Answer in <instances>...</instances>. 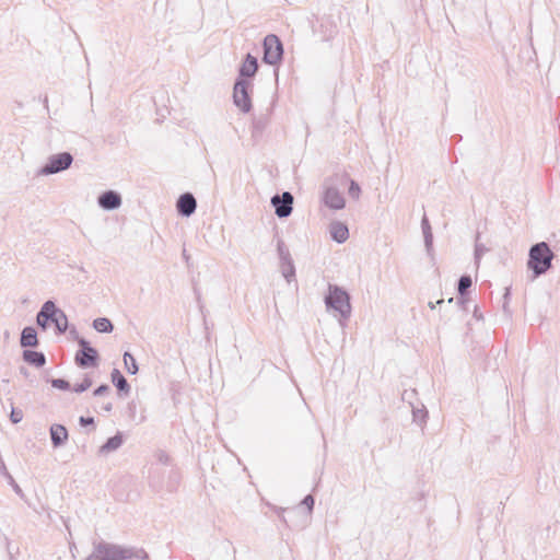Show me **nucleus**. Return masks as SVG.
<instances>
[{"label": "nucleus", "instance_id": "obj_37", "mask_svg": "<svg viewBox=\"0 0 560 560\" xmlns=\"http://www.w3.org/2000/svg\"><path fill=\"white\" fill-rule=\"evenodd\" d=\"M109 390H110L109 385H107V384H101L100 386H97V387L94 389L93 395H94V396H103V395L107 394Z\"/></svg>", "mask_w": 560, "mask_h": 560}, {"label": "nucleus", "instance_id": "obj_11", "mask_svg": "<svg viewBox=\"0 0 560 560\" xmlns=\"http://www.w3.org/2000/svg\"><path fill=\"white\" fill-rule=\"evenodd\" d=\"M197 200L191 192L182 194L176 202V210L179 215L189 218L196 212Z\"/></svg>", "mask_w": 560, "mask_h": 560}, {"label": "nucleus", "instance_id": "obj_43", "mask_svg": "<svg viewBox=\"0 0 560 560\" xmlns=\"http://www.w3.org/2000/svg\"><path fill=\"white\" fill-rule=\"evenodd\" d=\"M444 302H445V300H444V299H440V300H438L435 303H433V302H429V307H430L431 310H433V308H435V306H436V305H441V304H443Z\"/></svg>", "mask_w": 560, "mask_h": 560}, {"label": "nucleus", "instance_id": "obj_23", "mask_svg": "<svg viewBox=\"0 0 560 560\" xmlns=\"http://www.w3.org/2000/svg\"><path fill=\"white\" fill-rule=\"evenodd\" d=\"M0 475H2L8 483L12 487L13 491L20 495L21 498L24 497V493L21 489V487L15 482L14 478L12 477V475L8 471L7 469V466L4 464V460L2 459V457H0Z\"/></svg>", "mask_w": 560, "mask_h": 560}, {"label": "nucleus", "instance_id": "obj_27", "mask_svg": "<svg viewBox=\"0 0 560 560\" xmlns=\"http://www.w3.org/2000/svg\"><path fill=\"white\" fill-rule=\"evenodd\" d=\"M472 285V279L469 275H463L459 277L457 281V292L458 295H468L469 289Z\"/></svg>", "mask_w": 560, "mask_h": 560}, {"label": "nucleus", "instance_id": "obj_34", "mask_svg": "<svg viewBox=\"0 0 560 560\" xmlns=\"http://www.w3.org/2000/svg\"><path fill=\"white\" fill-rule=\"evenodd\" d=\"M348 194L353 199H358L360 197L361 188L355 180L350 182Z\"/></svg>", "mask_w": 560, "mask_h": 560}, {"label": "nucleus", "instance_id": "obj_35", "mask_svg": "<svg viewBox=\"0 0 560 560\" xmlns=\"http://www.w3.org/2000/svg\"><path fill=\"white\" fill-rule=\"evenodd\" d=\"M23 419V412L20 409L12 408L10 413V420L12 423L16 424L21 422Z\"/></svg>", "mask_w": 560, "mask_h": 560}, {"label": "nucleus", "instance_id": "obj_6", "mask_svg": "<svg viewBox=\"0 0 560 560\" xmlns=\"http://www.w3.org/2000/svg\"><path fill=\"white\" fill-rule=\"evenodd\" d=\"M73 163V156L70 152H60L57 154H51L45 165H43L38 175H52L68 170Z\"/></svg>", "mask_w": 560, "mask_h": 560}, {"label": "nucleus", "instance_id": "obj_4", "mask_svg": "<svg viewBox=\"0 0 560 560\" xmlns=\"http://www.w3.org/2000/svg\"><path fill=\"white\" fill-rule=\"evenodd\" d=\"M283 44L275 34H268L262 40V62L277 66L283 58Z\"/></svg>", "mask_w": 560, "mask_h": 560}, {"label": "nucleus", "instance_id": "obj_45", "mask_svg": "<svg viewBox=\"0 0 560 560\" xmlns=\"http://www.w3.org/2000/svg\"><path fill=\"white\" fill-rule=\"evenodd\" d=\"M20 372L22 374H24L25 376L27 375V370L25 368H23V366L20 369Z\"/></svg>", "mask_w": 560, "mask_h": 560}, {"label": "nucleus", "instance_id": "obj_19", "mask_svg": "<svg viewBox=\"0 0 560 560\" xmlns=\"http://www.w3.org/2000/svg\"><path fill=\"white\" fill-rule=\"evenodd\" d=\"M269 125V117L267 115H260L255 117L252 122V138L255 142H258Z\"/></svg>", "mask_w": 560, "mask_h": 560}, {"label": "nucleus", "instance_id": "obj_33", "mask_svg": "<svg viewBox=\"0 0 560 560\" xmlns=\"http://www.w3.org/2000/svg\"><path fill=\"white\" fill-rule=\"evenodd\" d=\"M49 383L51 384V386L54 388H57L60 390H70L71 389L70 383L65 378H51L49 381Z\"/></svg>", "mask_w": 560, "mask_h": 560}, {"label": "nucleus", "instance_id": "obj_1", "mask_svg": "<svg viewBox=\"0 0 560 560\" xmlns=\"http://www.w3.org/2000/svg\"><path fill=\"white\" fill-rule=\"evenodd\" d=\"M143 548L125 547L105 540H94L93 551L84 560H149Z\"/></svg>", "mask_w": 560, "mask_h": 560}, {"label": "nucleus", "instance_id": "obj_12", "mask_svg": "<svg viewBox=\"0 0 560 560\" xmlns=\"http://www.w3.org/2000/svg\"><path fill=\"white\" fill-rule=\"evenodd\" d=\"M324 203L332 210H341L346 206L342 194L336 187L326 188L323 197Z\"/></svg>", "mask_w": 560, "mask_h": 560}, {"label": "nucleus", "instance_id": "obj_15", "mask_svg": "<svg viewBox=\"0 0 560 560\" xmlns=\"http://www.w3.org/2000/svg\"><path fill=\"white\" fill-rule=\"evenodd\" d=\"M329 234L332 241L342 244L349 238V229L341 221H332L329 224Z\"/></svg>", "mask_w": 560, "mask_h": 560}, {"label": "nucleus", "instance_id": "obj_30", "mask_svg": "<svg viewBox=\"0 0 560 560\" xmlns=\"http://www.w3.org/2000/svg\"><path fill=\"white\" fill-rule=\"evenodd\" d=\"M479 237H480V234L477 233V235H476V243H475V250H474L475 264L477 266H479L481 257L485 255V253L488 252V248L486 247V245H483V244L478 242Z\"/></svg>", "mask_w": 560, "mask_h": 560}, {"label": "nucleus", "instance_id": "obj_9", "mask_svg": "<svg viewBox=\"0 0 560 560\" xmlns=\"http://www.w3.org/2000/svg\"><path fill=\"white\" fill-rule=\"evenodd\" d=\"M259 63L258 59L252 54H246L240 68L236 80L253 82L256 73L258 72Z\"/></svg>", "mask_w": 560, "mask_h": 560}, {"label": "nucleus", "instance_id": "obj_44", "mask_svg": "<svg viewBox=\"0 0 560 560\" xmlns=\"http://www.w3.org/2000/svg\"><path fill=\"white\" fill-rule=\"evenodd\" d=\"M103 410L106 411V412H110L113 410V404L112 402H107L103 406Z\"/></svg>", "mask_w": 560, "mask_h": 560}, {"label": "nucleus", "instance_id": "obj_20", "mask_svg": "<svg viewBox=\"0 0 560 560\" xmlns=\"http://www.w3.org/2000/svg\"><path fill=\"white\" fill-rule=\"evenodd\" d=\"M110 380L113 385L117 388L119 395H129L131 387L126 377L121 374V372L118 369H114L112 371Z\"/></svg>", "mask_w": 560, "mask_h": 560}, {"label": "nucleus", "instance_id": "obj_42", "mask_svg": "<svg viewBox=\"0 0 560 560\" xmlns=\"http://www.w3.org/2000/svg\"><path fill=\"white\" fill-rule=\"evenodd\" d=\"M467 302H468V298H467V295H464V296L458 295V298H457V304H458L459 306L464 307V306L466 305V303H467Z\"/></svg>", "mask_w": 560, "mask_h": 560}, {"label": "nucleus", "instance_id": "obj_8", "mask_svg": "<svg viewBox=\"0 0 560 560\" xmlns=\"http://www.w3.org/2000/svg\"><path fill=\"white\" fill-rule=\"evenodd\" d=\"M294 197L290 191H284L281 195L276 194L271 197V206L275 208V213L279 219H285L291 215L293 211Z\"/></svg>", "mask_w": 560, "mask_h": 560}, {"label": "nucleus", "instance_id": "obj_14", "mask_svg": "<svg viewBox=\"0 0 560 560\" xmlns=\"http://www.w3.org/2000/svg\"><path fill=\"white\" fill-rule=\"evenodd\" d=\"M49 435L54 448L62 447L69 439L68 429L60 423H54L50 425Z\"/></svg>", "mask_w": 560, "mask_h": 560}, {"label": "nucleus", "instance_id": "obj_36", "mask_svg": "<svg viewBox=\"0 0 560 560\" xmlns=\"http://www.w3.org/2000/svg\"><path fill=\"white\" fill-rule=\"evenodd\" d=\"M302 505H305L311 513L315 505V499L312 494H307L304 497V499L301 502Z\"/></svg>", "mask_w": 560, "mask_h": 560}, {"label": "nucleus", "instance_id": "obj_21", "mask_svg": "<svg viewBox=\"0 0 560 560\" xmlns=\"http://www.w3.org/2000/svg\"><path fill=\"white\" fill-rule=\"evenodd\" d=\"M124 443V435L118 431L115 435L108 438L105 443L98 448V454L106 455L117 451Z\"/></svg>", "mask_w": 560, "mask_h": 560}, {"label": "nucleus", "instance_id": "obj_25", "mask_svg": "<svg viewBox=\"0 0 560 560\" xmlns=\"http://www.w3.org/2000/svg\"><path fill=\"white\" fill-rule=\"evenodd\" d=\"M92 326L96 331L102 334H110L114 330V325L107 317L95 318Z\"/></svg>", "mask_w": 560, "mask_h": 560}, {"label": "nucleus", "instance_id": "obj_39", "mask_svg": "<svg viewBox=\"0 0 560 560\" xmlns=\"http://www.w3.org/2000/svg\"><path fill=\"white\" fill-rule=\"evenodd\" d=\"M94 418L93 417H84V416H81L79 418V424L81 427H88V425H92L94 427Z\"/></svg>", "mask_w": 560, "mask_h": 560}, {"label": "nucleus", "instance_id": "obj_2", "mask_svg": "<svg viewBox=\"0 0 560 560\" xmlns=\"http://www.w3.org/2000/svg\"><path fill=\"white\" fill-rule=\"evenodd\" d=\"M555 257L556 254L547 242L541 241L533 244L529 247L526 262L527 269L533 273V278L536 279L546 275L552 268Z\"/></svg>", "mask_w": 560, "mask_h": 560}, {"label": "nucleus", "instance_id": "obj_32", "mask_svg": "<svg viewBox=\"0 0 560 560\" xmlns=\"http://www.w3.org/2000/svg\"><path fill=\"white\" fill-rule=\"evenodd\" d=\"M92 378L89 375H85L81 383H78L73 386L72 390L79 394L83 393L92 386Z\"/></svg>", "mask_w": 560, "mask_h": 560}, {"label": "nucleus", "instance_id": "obj_18", "mask_svg": "<svg viewBox=\"0 0 560 560\" xmlns=\"http://www.w3.org/2000/svg\"><path fill=\"white\" fill-rule=\"evenodd\" d=\"M22 358L24 362L35 368H43L46 364V355L42 351L24 349Z\"/></svg>", "mask_w": 560, "mask_h": 560}, {"label": "nucleus", "instance_id": "obj_29", "mask_svg": "<svg viewBox=\"0 0 560 560\" xmlns=\"http://www.w3.org/2000/svg\"><path fill=\"white\" fill-rule=\"evenodd\" d=\"M281 273L288 283H291L295 280V266L294 262H289L285 265H280Z\"/></svg>", "mask_w": 560, "mask_h": 560}, {"label": "nucleus", "instance_id": "obj_10", "mask_svg": "<svg viewBox=\"0 0 560 560\" xmlns=\"http://www.w3.org/2000/svg\"><path fill=\"white\" fill-rule=\"evenodd\" d=\"M122 203L121 195L116 190H105L97 197V205L106 211H113L120 208Z\"/></svg>", "mask_w": 560, "mask_h": 560}, {"label": "nucleus", "instance_id": "obj_31", "mask_svg": "<svg viewBox=\"0 0 560 560\" xmlns=\"http://www.w3.org/2000/svg\"><path fill=\"white\" fill-rule=\"evenodd\" d=\"M427 418H428V411H427V409L424 407L421 408V409H419V408H413L412 409V420H413V422L422 425V424L425 423Z\"/></svg>", "mask_w": 560, "mask_h": 560}, {"label": "nucleus", "instance_id": "obj_7", "mask_svg": "<svg viewBox=\"0 0 560 560\" xmlns=\"http://www.w3.org/2000/svg\"><path fill=\"white\" fill-rule=\"evenodd\" d=\"M100 354L95 348L86 339L79 340V350L75 353L74 362L81 369L96 366Z\"/></svg>", "mask_w": 560, "mask_h": 560}, {"label": "nucleus", "instance_id": "obj_40", "mask_svg": "<svg viewBox=\"0 0 560 560\" xmlns=\"http://www.w3.org/2000/svg\"><path fill=\"white\" fill-rule=\"evenodd\" d=\"M511 299V287H506L503 294V310L508 311V304Z\"/></svg>", "mask_w": 560, "mask_h": 560}, {"label": "nucleus", "instance_id": "obj_5", "mask_svg": "<svg viewBox=\"0 0 560 560\" xmlns=\"http://www.w3.org/2000/svg\"><path fill=\"white\" fill-rule=\"evenodd\" d=\"M253 82L235 80L233 86V103L242 113H249L253 108L252 93Z\"/></svg>", "mask_w": 560, "mask_h": 560}, {"label": "nucleus", "instance_id": "obj_16", "mask_svg": "<svg viewBox=\"0 0 560 560\" xmlns=\"http://www.w3.org/2000/svg\"><path fill=\"white\" fill-rule=\"evenodd\" d=\"M20 345L22 348H36L39 345L37 331L33 326H26L22 329Z\"/></svg>", "mask_w": 560, "mask_h": 560}, {"label": "nucleus", "instance_id": "obj_26", "mask_svg": "<svg viewBox=\"0 0 560 560\" xmlns=\"http://www.w3.org/2000/svg\"><path fill=\"white\" fill-rule=\"evenodd\" d=\"M122 359L126 371L131 375H136L139 372L136 358L129 351H125Z\"/></svg>", "mask_w": 560, "mask_h": 560}, {"label": "nucleus", "instance_id": "obj_46", "mask_svg": "<svg viewBox=\"0 0 560 560\" xmlns=\"http://www.w3.org/2000/svg\"><path fill=\"white\" fill-rule=\"evenodd\" d=\"M453 302H454V299H453V298H450V299L447 300V303H448V304H452Z\"/></svg>", "mask_w": 560, "mask_h": 560}, {"label": "nucleus", "instance_id": "obj_3", "mask_svg": "<svg viewBox=\"0 0 560 560\" xmlns=\"http://www.w3.org/2000/svg\"><path fill=\"white\" fill-rule=\"evenodd\" d=\"M324 302L328 311H334L339 315V324L345 327L352 311L350 294L343 288L329 283Z\"/></svg>", "mask_w": 560, "mask_h": 560}, {"label": "nucleus", "instance_id": "obj_41", "mask_svg": "<svg viewBox=\"0 0 560 560\" xmlns=\"http://www.w3.org/2000/svg\"><path fill=\"white\" fill-rule=\"evenodd\" d=\"M69 332H70L71 338H72L73 340H75L78 343H79V340H80V339H84L83 337H81V336L79 335V332H78V330H77V328H75V327H72V328L70 329V331H69Z\"/></svg>", "mask_w": 560, "mask_h": 560}, {"label": "nucleus", "instance_id": "obj_28", "mask_svg": "<svg viewBox=\"0 0 560 560\" xmlns=\"http://www.w3.org/2000/svg\"><path fill=\"white\" fill-rule=\"evenodd\" d=\"M180 482V475L177 469H172L168 474V480L166 483V488L168 492H174L177 490V487Z\"/></svg>", "mask_w": 560, "mask_h": 560}, {"label": "nucleus", "instance_id": "obj_22", "mask_svg": "<svg viewBox=\"0 0 560 560\" xmlns=\"http://www.w3.org/2000/svg\"><path fill=\"white\" fill-rule=\"evenodd\" d=\"M421 229H422L425 249H427L428 254H431V252L433 250V233H432L430 221L425 214L421 219Z\"/></svg>", "mask_w": 560, "mask_h": 560}, {"label": "nucleus", "instance_id": "obj_13", "mask_svg": "<svg viewBox=\"0 0 560 560\" xmlns=\"http://www.w3.org/2000/svg\"><path fill=\"white\" fill-rule=\"evenodd\" d=\"M51 308V320L50 324L55 326L56 335H63L69 328V322L66 313L59 308L56 303L52 301Z\"/></svg>", "mask_w": 560, "mask_h": 560}, {"label": "nucleus", "instance_id": "obj_38", "mask_svg": "<svg viewBox=\"0 0 560 560\" xmlns=\"http://www.w3.org/2000/svg\"><path fill=\"white\" fill-rule=\"evenodd\" d=\"M156 458H158L159 463H161L163 465H168L171 463V458H170L168 454L164 451H159L156 453Z\"/></svg>", "mask_w": 560, "mask_h": 560}, {"label": "nucleus", "instance_id": "obj_24", "mask_svg": "<svg viewBox=\"0 0 560 560\" xmlns=\"http://www.w3.org/2000/svg\"><path fill=\"white\" fill-rule=\"evenodd\" d=\"M277 253L280 260V265H285L293 261L288 246L280 237H277Z\"/></svg>", "mask_w": 560, "mask_h": 560}, {"label": "nucleus", "instance_id": "obj_17", "mask_svg": "<svg viewBox=\"0 0 560 560\" xmlns=\"http://www.w3.org/2000/svg\"><path fill=\"white\" fill-rule=\"evenodd\" d=\"M50 306H52V301L51 300L46 301L42 305L39 312L36 315V324L44 331L49 327L50 320L52 319L51 318L52 313H51Z\"/></svg>", "mask_w": 560, "mask_h": 560}]
</instances>
